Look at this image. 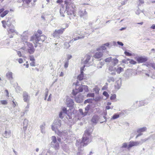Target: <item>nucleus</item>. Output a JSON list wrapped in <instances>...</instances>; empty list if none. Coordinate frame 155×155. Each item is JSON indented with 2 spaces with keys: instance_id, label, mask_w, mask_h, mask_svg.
<instances>
[{
  "instance_id": "f257e3e1",
  "label": "nucleus",
  "mask_w": 155,
  "mask_h": 155,
  "mask_svg": "<svg viewBox=\"0 0 155 155\" xmlns=\"http://www.w3.org/2000/svg\"><path fill=\"white\" fill-rule=\"evenodd\" d=\"M42 31L38 29L36 33H35L31 37L30 41L34 43L35 47L37 46L38 44H40L39 42H43L47 39L46 36L44 35H42Z\"/></svg>"
},
{
  "instance_id": "f03ea898",
  "label": "nucleus",
  "mask_w": 155,
  "mask_h": 155,
  "mask_svg": "<svg viewBox=\"0 0 155 155\" xmlns=\"http://www.w3.org/2000/svg\"><path fill=\"white\" fill-rule=\"evenodd\" d=\"M65 7V11L68 15L75 17L76 15V7L75 5L71 1H64V5H63L62 7Z\"/></svg>"
},
{
  "instance_id": "7ed1b4c3",
  "label": "nucleus",
  "mask_w": 155,
  "mask_h": 155,
  "mask_svg": "<svg viewBox=\"0 0 155 155\" xmlns=\"http://www.w3.org/2000/svg\"><path fill=\"white\" fill-rule=\"evenodd\" d=\"M83 91H84L86 92L88 91V88L87 86L85 85H81L78 89H75V90H73L72 94L74 96H75L78 93L82 92Z\"/></svg>"
},
{
  "instance_id": "20e7f679",
  "label": "nucleus",
  "mask_w": 155,
  "mask_h": 155,
  "mask_svg": "<svg viewBox=\"0 0 155 155\" xmlns=\"http://www.w3.org/2000/svg\"><path fill=\"white\" fill-rule=\"evenodd\" d=\"M90 135V134L88 130H86L85 131L81 142V143H83L82 145L83 146H86L87 145L88 143H85V142L89 139Z\"/></svg>"
},
{
  "instance_id": "39448f33",
  "label": "nucleus",
  "mask_w": 155,
  "mask_h": 155,
  "mask_svg": "<svg viewBox=\"0 0 155 155\" xmlns=\"http://www.w3.org/2000/svg\"><path fill=\"white\" fill-rule=\"evenodd\" d=\"M65 28H61L59 30H55L53 34V35L54 38L59 36V35L62 34L65 30Z\"/></svg>"
},
{
  "instance_id": "423d86ee",
  "label": "nucleus",
  "mask_w": 155,
  "mask_h": 155,
  "mask_svg": "<svg viewBox=\"0 0 155 155\" xmlns=\"http://www.w3.org/2000/svg\"><path fill=\"white\" fill-rule=\"evenodd\" d=\"M28 48H27V51L30 54H33L35 51V49L32 44L30 42H28L27 44Z\"/></svg>"
},
{
  "instance_id": "0eeeda50",
  "label": "nucleus",
  "mask_w": 155,
  "mask_h": 155,
  "mask_svg": "<svg viewBox=\"0 0 155 155\" xmlns=\"http://www.w3.org/2000/svg\"><path fill=\"white\" fill-rule=\"evenodd\" d=\"M139 144V143L138 142L130 141L128 145L127 149H129L133 147L138 145Z\"/></svg>"
},
{
  "instance_id": "6e6552de",
  "label": "nucleus",
  "mask_w": 155,
  "mask_h": 155,
  "mask_svg": "<svg viewBox=\"0 0 155 155\" xmlns=\"http://www.w3.org/2000/svg\"><path fill=\"white\" fill-rule=\"evenodd\" d=\"M146 130L147 128L146 127H143L138 129L137 132L139 134L136 136V138L142 135V134L141 133L145 131Z\"/></svg>"
},
{
  "instance_id": "1a4fd4ad",
  "label": "nucleus",
  "mask_w": 155,
  "mask_h": 155,
  "mask_svg": "<svg viewBox=\"0 0 155 155\" xmlns=\"http://www.w3.org/2000/svg\"><path fill=\"white\" fill-rule=\"evenodd\" d=\"M147 60L146 57H140L137 58V61L138 63H142L146 62Z\"/></svg>"
},
{
  "instance_id": "9d476101",
  "label": "nucleus",
  "mask_w": 155,
  "mask_h": 155,
  "mask_svg": "<svg viewBox=\"0 0 155 155\" xmlns=\"http://www.w3.org/2000/svg\"><path fill=\"white\" fill-rule=\"evenodd\" d=\"M109 44L108 43H105L101 46H100L98 48H97V51H99L105 50L107 49V48L106 46L108 47L109 46Z\"/></svg>"
},
{
  "instance_id": "9b49d317",
  "label": "nucleus",
  "mask_w": 155,
  "mask_h": 155,
  "mask_svg": "<svg viewBox=\"0 0 155 155\" xmlns=\"http://www.w3.org/2000/svg\"><path fill=\"white\" fill-rule=\"evenodd\" d=\"M103 56V52H97L95 53L93 57L96 59H99L102 57Z\"/></svg>"
},
{
  "instance_id": "f8f14e48",
  "label": "nucleus",
  "mask_w": 155,
  "mask_h": 155,
  "mask_svg": "<svg viewBox=\"0 0 155 155\" xmlns=\"http://www.w3.org/2000/svg\"><path fill=\"white\" fill-rule=\"evenodd\" d=\"M23 100L25 102H28L29 100V97L28 93L25 92L23 94Z\"/></svg>"
},
{
  "instance_id": "ddd939ff",
  "label": "nucleus",
  "mask_w": 155,
  "mask_h": 155,
  "mask_svg": "<svg viewBox=\"0 0 155 155\" xmlns=\"http://www.w3.org/2000/svg\"><path fill=\"white\" fill-rule=\"evenodd\" d=\"M67 104L68 106L71 107L74 104V102L71 99L68 98L66 100Z\"/></svg>"
},
{
  "instance_id": "4468645a",
  "label": "nucleus",
  "mask_w": 155,
  "mask_h": 155,
  "mask_svg": "<svg viewBox=\"0 0 155 155\" xmlns=\"http://www.w3.org/2000/svg\"><path fill=\"white\" fill-rule=\"evenodd\" d=\"M98 120V117L97 115H94L91 120V121L93 123L96 124Z\"/></svg>"
},
{
  "instance_id": "2eb2a0df",
  "label": "nucleus",
  "mask_w": 155,
  "mask_h": 155,
  "mask_svg": "<svg viewBox=\"0 0 155 155\" xmlns=\"http://www.w3.org/2000/svg\"><path fill=\"white\" fill-rule=\"evenodd\" d=\"M79 111L80 114L81 115V117H84L87 114V112H85L84 113L82 109H79Z\"/></svg>"
},
{
  "instance_id": "dca6fc26",
  "label": "nucleus",
  "mask_w": 155,
  "mask_h": 155,
  "mask_svg": "<svg viewBox=\"0 0 155 155\" xmlns=\"http://www.w3.org/2000/svg\"><path fill=\"white\" fill-rule=\"evenodd\" d=\"M85 57L86 58V59L85 61H84V64H85L87 63L90 59L91 56L90 55L88 54H87L85 55Z\"/></svg>"
},
{
  "instance_id": "f3484780",
  "label": "nucleus",
  "mask_w": 155,
  "mask_h": 155,
  "mask_svg": "<svg viewBox=\"0 0 155 155\" xmlns=\"http://www.w3.org/2000/svg\"><path fill=\"white\" fill-rule=\"evenodd\" d=\"M6 76L9 79H12L13 78L12 73V72H8L6 74Z\"/></svg>"
},
{
  "instance_id": "a211bd4d",
  "label": "nucleus",
  "mask_w": 155,
  "mask_h": 155,
  "mask_svg": "<svg viewBox=\"0 0 155 155\" xmlns=\"http://www.w3.org/2000/svg\"><path fill=\"white\" fill-rule=\"evenodd\" d=\"M112 64L114 66L116 64H117L118 63L119 61L116 58H113L112 59Z\"/></svg>"
},
{
  "instance_id": "6ab92c4d",
  "label": "nucleus",
  "mask_w": 155,
  "mask_h": 155,
  "mask_svg": "<svg viewBox=\"0 0 155 155\" xmlns=\"http://www.w3.org/2000/svg\"><path fill=\"white\" fill-rule=\"evenodd\" d=\"M84 75V73H81L77 77L79 81H81L83 80Z\"/></svg>"
},
{
  "instance_id": "aec40b11",
  "label": "nucleus",
  "mask_w": 155,
  "mask_h": 155,
  "mask_svg": "<svg viewBox=\"0 0 155 155\" xmlns=\"http://www.w3.org/2000/svg\"><path fill=\"white\" fill-rule=\"evenodd\" d=\"M124 68L120 67H118L116 70V71L118 74H120L121 72L123 71Z\"/></svg>"
},
{
  "instance_id": "412c9836",
  "label": "nucleus",
  "mask_w": 155,
  "mask_h": 155,
  "mask_svg": "<svg viewBox=\"0 0 155 155\" xmlns=\"http://www.w3.org/2000/svg\"><path fill=\"white\" fill-rule=\"evenodd\" d=\"M8 10H5L4 12H3L2 13H1L0 14V16L2 17H3L5 16L9 12Z\"/></svg>"
},
{
  "instance_id": "4be33fe9",
  "label": "nucleus",
  "mask_w": 155,
  "mask_h": 155,
  "mask_svg": "<svg viewBox=\"0 0 155 155\" xmlns=\"http://www.w3.org/2000/svg\"><path fill=\"white\" fill-rule=\"evenodd\" d=\"M7 31L8 33V35H9L10 34L15 32V30L14 29L9 28L7 29Z\"/></svg>"
},
{
  "instance_id": "5701e85b",
  "label": "nucleus",
  "mask_w": 155,
  "mask_h": 155,
  "mask_svg": "<svg viewBox=\"0 0 155 155\" xmlns=\"http://www.w3.org/2000/svg\"><path fill=\"white\" fill-rule=\"evenodd\" d=\"M119 115L118 114H115L112 117V118L113 119H115L118 118L119 117Z\"/></svg>"
},
{
  "instance_id": "b1692460",
  "label": "nucleus",
  "mask_w": 155,
  "mask_h": 155,
  "mask_svg": "<svg viewBox=\"0 0 155 155\" xmlns=\"http://www.w3.org/2000/svg\"><path fill=\"white\" fill-rule=\"evenodd\" d=\"M72 0H64V1H71ZM63 2V0H57L56 2L59 4H61Z\"/></svg>"
},
{
  "instance_id": "393cba45",
  "label": "nucleus",
  "mask_w": 155,
  "mask_h": 155,
  "mask_svg": "<svg viewBox=\"0 0 155 155\" xmlns=\"http://www.w3.org/2000/svg\"><path fill=\"white\" fill-rule=\"evenodd\" d=\"M112 58L111 57H109L106 58L104 60V61L105 62H110L112 60Z\"/></svg>"
},
{
  "instance_id": "a878e982",
  "label": "nucleus",
  "mask_w": 155,
  "mask_h": 155,
  "mask_svg": "<svg viewBox=\"0 0 155 155\" xmlns=\"http://www.w3.org/2000/svg\"><path fill=\"white\" fill-rule=\"evenodd\" d=\"M116 97V95L115 94H113L111 95L110 97V99L111 100H115Z\"/></svg>"
},
{
  "instance_id": "bb28decb",
  "label": "nucleus",
  "mask_w": 155,
  "mask_h": 155,
  "mask_svg": "<svg viewBox=\"0 0 155 155\" xmlns=\"http://www.w3.org/2000/svg\"><path fill=\"white\" fill-rule=\"evenodd\" d=\"M1 103L3 105H6L7 104V101L5 100H2L0 101Z\"/></svg>"
},
{
  "instance_id": "cd10ccee",
  "label": "nucleus",
  "mask_w": 155,
  "mask_h": 155,
  "mask_svg": "<svg viewBox=\"0 0 155 155\" xmlns=\"http://www.w3.org/2000/svg\"><path fill=\"white\" fill-rule=\"evenodd\" d=\"M64 45L65 48H68L70 46V45L69 44V43L68 42H65L64 43Z\"/></svg>"
},
{
  "instance_id": "c85d7f7f",
  "label": "nucleus",
  "mask_w": 155,
  "mask_h": 155,
  "mask_svg": "<svg viewBox=\"0 0 155 155\" xmlns=\"http://www.w3.org/2000/svg\"><path fill=\"white\" fill-rule=\"evenodd\" d=\"M92 99H88L85 100L84 101V103L85 104L91 103L92 102Z\"/></svg>"
},
{
  "instance_id": "c756f323",
  "label": "nucleus",
  "mask_w": 155,
  "mask_h": 155,
  "mask_svg": "<svg viewBox=\"0 0 155 155\" xmlns=\"http://www.w3.org/2000/svg\"><path fill=\"white\" fill-rule=\"evenodd\" d=\"M94 96V93H88L87 94V97H93Z\"/></svg>"
},
{
  "instance_id": "7c9ffc66",
  "label": "nucleus",
  "mask_w": 155,
  "mask_h": 155,
  "mask_svg": "<svg viewBox=\"0 0 155 155\" xmlns=\"http://www.w3.org/2000/svg\"><path fill=\"white\" fill-rule=\"evenodd\" d=\"M103 94L107 98H108L109 96L108 93L106 91H104L103 93Z\"/></svg>"
},
{
  "instance_id": "2f4dec72",
  "label": "nucleus",
  "mask_w": 155,
  "mask_h": 155,
  "mask_svg": "<svg viewBox=\"0 0 155 155\" xmlns=\"http://www.w3.org/2000/svg\"><path fill=\"white\" fill-rule=\"evenodd\" d=\"M2 22L3 24V27L5 28H6V22L5 21L3 20L2 21Z\"/></svg>"
},
{
  "instance_id": "473e14b6",
  "label": "nucleus",
  "mask_w": 155,
  "mask_h": 155,
  "mask_svg": "<svg viewBox=\"0 0 155 155\" xmlns=\"http://www.w3.org/2000/svg\"><path fill=\"white\" fill-rule=\"evenodd\" d=\"M124 54L127 56H132V54H131L129 52L125 51L124 52Z\"/></svg>"
},
{
  "instance_id": "72a5a7b5",
  "label": "nucleus",
  "mask_w": 155,
  "mask_h": 155,
  "mask_svg": "<svg viewBox=\"0 0 155 155\" xmlns=\"http://www.w3.org/2000/svg\"><path fill=\"white\" fill-rule=\"evenodd\" d=\"M52 142L54 143H55L56 142V141H57L56 139V137L55 136H52Z\"/></svg>"
},
{
  "instance_id": "f704fd0d",
  "label": "nucleus",
  "mask_w": 155,
  "mask_h": 155,
  "mask_svg": "<svg viewBox=\"0 0 155 155\" xmlns=\"http://www.w3.org/2000/svg\"><path fill=\"white\" fill-rule=\"evenodd\" d=\"M29 58L30 61H35V60L34 58V57L33 56H29Z\"/></svg>"
},
{
  "instance_id": "c9c22d12",
  "label": "nucleus",
  "mask_w": 155,
  "mask_h": 155,
  "mask_svg": "<svg viewBox=\"0 0 155 155\" xmlns=\"http://www.w3.org/2000/svg\"><path fill=\"white\" fill-rule=\"evenodd\" d=\"M129 63L131 64H136L137 63L136 62L134 61V60H131L130 62H129Z\"/></svg>"
},
{
  "instance_id": "e433bc0d",
  "label": "nucleus",
  "mask_w": 155,
  "mask_h": 155,
  "mask_svg": "<svg viewBox=\"0 0 155 155\" xmlns=\"http://www.w3.org/2000/svg\"><path fill=\"white\" fill-rule=\"evenodd\" d=\"M48 90H46V91H45V100H46L47 97L48 96Z\"/></svg>"
},
{
  "instance_id": "4c0bfd02",
  "label": "nucleus",
  "mask_w": 155,
  "mask_h": 155,
  "mask_svg": "<svg viewBox=\"0 0 155 155\" xmlns=\"http://www.w3.org/2000/svg\"><path fill=\"white\" fill-rule=\"evenodd\" d=\"M90 108V105H87L86 106V107L85 108V110L86 111V112H87V113H88V112Z\"/></svg>"
},
{
  "instance_id": "58836bf2",
  "label": "nucleus",
  "mask_w": 155,
  "mask_h": 155,
  "mask_svg": "<svg viewBox=\"0 0 155 155\" xmlns=\"http://www.w3.org/2000/svg\"><path fill=\"white\" fill-rule=\"evenodd\" d=\"M139 2V5H140L144 3V1L143 0H138Z\"/></svg>"
},
{
  "instance_id": "ea45409f",
  "label": "nucleus",
  "mask_w": 155,
  "mask_h": 155,
  "mask_svg": "<svg viewBox=\"0 0 155 155\" xmlns=\"http://www.w3.org/2000/svg\"><path fill=\"white\" fill-rule=\"evenodd\" d=\"M127 147L128 146L127 143H123L122 146V148H127Z\"/></svg>"
},
{
  "instance_id": "a19ab883",
  "label": "nucleus",
  "mask_w": 155,
  "mask_h": 155,
  "mask_svg": "<svg viewBox=\"0 0 155 155\" xmlns=\"http://www.w3.org/2000/svg\"><path fill=\"white\" fill-rule=\"evenodd\" d=\"M94 91L95 92H96V93L98 92L99 89L97 87H96L94 88Z\"/></svg>"
},
{
  "instance_id": "79ce46f5",
  "label": "nucleus",
  "mask_w": 155,
  "mask_h": 155,
  "mask_svg": "<svg viewBox=\"0 0 155 155\" xmlns=\"http://www.w3.org/2000/svg\"><path fill=\"white\" fill-rule=\"evenodd\" d=\"M68 65V61H67L64 64V67L65 68H67Z\"/></svg>"
},
{
  "instance_id": "37998d69",
  "label": "nucleus",
  "mask_w": 155,
  "mask_h": 155,
  "mask_svg": "<svg viewBox=\"0 0 155 155\" xmlns=\"http://www.w3.org/2000/svg\"><path fill=\"white\" fill-rule=\"evenodd\" d=\"M31 1V0H24V2L27 4H29Z\"/></svg>"
},
{
  "instance_id": "c03bdc74",
  "label": "nucleus",
  "mask_w": 155,
  "mask_h": 155,
  "mask_svg": "<svg viewBox=\"0 0 155 155\" xmlns=\"http://www.w3.org/2000/svg\"><path fill=\"white\" fill-rule=\"evenodd\" d=\"M30 64L32 66H34L35 65V61H32V62L30 63Z\"/></svg>"
},
{
  "instance_id": "a18cd8bd",
  "label": "nucleus",
  "mask_w": 155,
  "mask_h": 155,
  "mask_svg": "<svg viewBox=\"0 0 155 155\" xmlns=\"http://www.w3.org/2000/svg\"><path fill=\"white\" fill-rule=\"evenodd\" d=\"M85 67V65H84L83 67H82L81 68V73H84L83 71L84 70V68Z\"/></svg>"
},
{
  "instance_id": "49530a36",
  "label": "nucleus",
  "mask_w": 155,
  "mask_h": 155,
  "mask_svg": "<svg viewBox=\"0 0 155 155\" xmlns=\"http://www.w3.org/2000/svg\"><path fill=\"white\" fill-rule=\"evenodd\" d=\"M130 60V59L129 58L127 59V60H126L125 59H124L122 61V62L124 63H126L127 61H129Z\"/></svg>"
},
{
  "instance_id": "de8ad7c7",
  "label": "nucleus",
  "mask_w": 155,
  "mask_h": 155,
  "mask_svg": "<svg viewBox=\"0 0 155 155\" xmlns=\"http://www.w3.org/2000/svg\"><path fill=\"white\" fill-rule=\"evenodd\" d=\"M75 101L78 103H80V101L79 99V98L76 97L75 98Z\"/></svg>"
},
{
  "instance_id": "09e8293b",
  "label": "nucleus",
  "mask_w": 155,
  "mask_h": 155,
  "mask_svg": "<svg viewBox=\"0 0 155 155\" xmlns=\"http://www.w3.org/2000/svg\"><path fill=\"white\" fill-rule=\"evenodd\" d=\"M62 110L64 113H67V109L65 107H63L62 109Z\"/></svg>"
},
{
  "instance_id": "8fccbe9b",
  "label": "nucleus",
  "mask_w": 155,
  "mask_h": 155,
  "mask_svg": "<svg viewBox=\"0 0 155 155\" xmlns=\"http://www.w3.org/2000/svg\"><path fill=\"white\" fill-rule=\"evenodd\" d=\"M27 128V125H26L25 126H24L23 127V129L24 131L26 130Z\"/></svg>"
},
{
  "instance_id": "3c124183",
  "label": "nucleus",
  "mask_w": 155,
  "mask_h": 155,
  "mask_svg": "<svg viewBox=\"0 0 155 155\" xmlns=\"http://www.w3.org/2000/svg\"><path fill=\"white\" fill-rule=\"evenodd\" d=\"M67 59L68 61L71 59L72 58V56L70 54H68L67 55Z\"/></svg>"
},
{
  "instance_id": "603ef678",
  "label": "nucleus",
  "mask_w": 155,
  "mask_h": 155,
  "mask_svg": "<svg viewBox=\"0 0 155 155\" xmlns=\"http://www.w3.org/2000/svg\"><path fill=\"white\" fill-rule=\"evenodd\" d=\"M5 92L6 93V96L8 97H9V93H8V91L7 89H6L5 90Z\"/></svg>"
},
{
  "instance_id": "864d4df0",
  "label": "nucleus",
  "mask_w": 155,
  "mask_h": 155,
  "mask_svg": "<svg viewBox=\"0 0 155 155\" xmlns=\"http://www.w3.org/2000/svg\"><path fill=\"white\" fill-rule=\"evenodd\" d=\"M18 61L19 63H22L23 62V60L22 58H19L18 59Z\"/></svg>"
},
{
  "instance_id": "5fc2aeb1",
  "label": "nucleus",
  "mask_w": 155,
  "mask_h": 155,
  "mask_svg": "<svg viewBox=\"0 0 155 155\" xmlns=\"http://www.w3.org/2000/svg\"><path fill=\"white\" fill-rule=\"evenodd\" d=\"M17 54H18V56L19 57H21L22 56V54H21V51H18L17 52Z\"/></svg>"
},
{
  "instance_id": "6e6d98bb",
  "label": "nucleus",
  "mask_w": 155,
  "mask_h": 155,
  "mask_svg": "<svg viewBox=\"0 0 155 155\" xmlns=\"http://www.w3.org/2000/svg\"><path fill=\"white\" fill-rule=\"evenodd\" d=\"M80 38V37H78L72 39L71 40L73 41H75L79 39Z\"/></svg>"
},
{
  "instance_id": "4d7b16f0",
  "label": "nucleus",
  "mask_w": 155,
  "mask_h": 155,
  "mask_svg": "<svg viewBox=\"0 0 155 155\" xmlns=\"http://www.w3.org/2000/svg\"><path fill=\"white\" fill-rule=\"evenodd\" d=\"M62 112H61L59 114V117L61 119L63 118V117L62 116Z\"/></svg>"
},
{
  "instance_id": "13d9d810",
  "label": "nucleus",
  "mask_w": 155,
  "mask_h": 155,
  "mask_svg": "<svg viewBox=\"0 0 155 155\" xmlns=\"http://www.w3.org/2000/svg\"><path fill=\"white\" fill-rule=\"evenodd\" d=\"M150 65L153 68H154V69L155 68V65L154 64H152V63H150Z\"/></svg>"
},
{
  "instance_id": "bf43d9fd",
  "label": "nucleus",
  "mask_w": 155,
  "mask_h": 155,
  "mask_svg": "<svg viewBox=\"0 0 155 155\" xmlns=\"http://www.w3.org/2000/svg\"><path fill=\"white\" fill-rule=\"evenodd\" d=\"M101 98L99 97H96L95 98V100L96 101H98L100 100Z\"/></svg>"
},
{
  "instance_id": "052dcab7",
  "label": "nucleus",
  "mask_w": 155,
  "mask_h": 155,
  "mask_svg": "<svg viewBox=\"0 0 155 155\" xmlns=\"http://www.w3.org/2000/svg\"><path fill=\"white\" fill-rule=\"evenodd\" d=\"M117 43L119 45H120L122 46L123 45V44L122 42H120V41H118L117 42Z\"/></svg>"
},
{
  "instance_id": "680f3d73",
  "label": "nucleus",
  "mask_w": 155,
  "mask_h": 155,
  "mask_svg": "<svg viewBox=\"0 0 155 155\" xmlns=\"http://www.w3.org/2000/svg\"><path fill=\"white\" fill-rule=\"evenodd\" d=\"M51 94H50V95H49V97L48 98L47 100L48 101H50L51 100Z\"/></svg>"
},
{
  "instance_id": "e2e57ef3",
  "label": "nucleus",
  "mask_w": 155,
  "mask_h": 155,
  "mask_svg": "<svg viewBox=\"0 0 155 155\" xmlns=\"http://www.w3.org/2000/svg\"><path fill=\"white\" fill-rule=\"evenodd\" d=\"M12 102H13V106L14 107H15L16 106V104H17V103H15V101H14V100H13V101H12Z\"/></svg>"
},
{
  "instance_id": "0e129e2a",
  "label": "nucleus",
  "mask_w": 155,
  "mask_h": 155,
  "mask_svg": "<svg viewBox=\"0 0 155 155\" xmlns=\"http://www.w3.org/2000/svg\"><path fill=\"white\" fill-rule=\"evenodd\" d=\"M64 76V73L62 72H61L59 75L60 77H62Z\"/></svg>"
},
{
  "instance_id": "69168bd1",
  "label": "nucleus",
  "mask_w": 155,
  "mask_h": 155,
  "mask_svg": "<svg viewBox=\"0 0 155 155\" xmlns=\"http://www.w3.org/2000/svg\"><path fill=\"white\" fill-rule=\"evenodd\" d=\"M26 63L27 64H26L25 65V64H24V65H25L26 68H28V67H29V64H28V61H26Z\"/></svg>"
},
{
  "instance_id": "338daca9",
  "label": "nucleus",
  "mask_w": 155,
  "mask_h": 155,
  "mask_svg": "<svg viewBox=\"0 0 155 155\" xmlns=\"http://www.w3.org/2000/svg\"><path fill=\"white\" fill-rule=\"evenodd\" d=\"M151 28L153 29H155V25L153 24L151 27Z\"/></svg>"
},
{
  "instance_id": "774afa93",
  "label": "nucleus",
  "mask_w": 155,
  "mask_h": 155,
  "mask_svg": "<svg viewBox=\"0 0 155 155\" xmlns=\"http://www.w3.org/2000/svg\"><path fill=\"white\" fill-rule=\"evenodd\" d=\"M59 147V145L58 143L57 144V146H55L54 148L55 149H58Z\"/></svg>"
}]
</instances>
